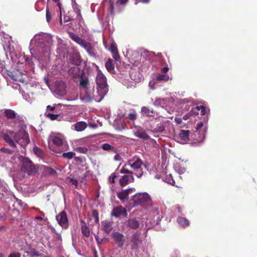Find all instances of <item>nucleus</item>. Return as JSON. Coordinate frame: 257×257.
<instances>
[{
	"instance_id": "f257e3e1",
	"label": "nucleus",
	"mask_w": 257,
	"mask_h": 257,
	"mask_svg": "<svg viewBox=\"0 0 257 257\" xmlns=\"http://www.w3.org/2000/svg\"><path fill=\"white\" fill-rule=\"evenodd\" d=\"M31 44L36 46V50H31V53L34 58L39 61L44 57H49L51 46L52 44L51 35L41 33L36 34L31 41Z\"/></svg>"
},
{
	"instance_id": "f03ea898",
	"label": "nucleus",
	"mask_w": 257,
	"mask_h": 257,
	"mask_svg": "<svg viewBox=\"0 0 257 257\" xmlns=\"http://www.w3.org/2000/svg\"><path fill=\"white\" fill-rule=\"evenodd\" d=\"M4 139L12 147L16 146V143L20 144L22 147H24L27 145L30 140L28 134L22 130L17 134L12 131H7L4 135Z\"/></svg>"
},
{
	"instance_id": "7ed1b4c3",
	"label": "nucleus",
	"mask_w": 257,
	"mask_h": 257,
	"mask_svg": "<svg viewBox=\"0 0 257 257\" xmlns=\"http://www.w3.org/2000/svg\"><path fill=\"white\" fill-rule=\"evenodd\" d=\"M96 83L97 85V92L99 98H95L96 102H100L106 95L108 91V85L105 76L99 70L96 77Z\"/></svg>"
},
{
	"instance_id": "20e7f679",
	"label": "nucleus",
	"mask_w": 257,
	"mask_h": 257,
	"mask_svg": "<svg viewBox=\"0 0 257 257\" xmlns=\"http://www.w3.org/2000/svg\"><path fill=\"white\" fill-rule=\"evenodd\" d=\"M143 165L141 160L137 157H134L130 159L125 164V166L131 167L136 172L135 174L137 177L140 178L143 176L142 166Z\"/></svg>"
},
{
	"instance_id": "39448f33",
	"label": "nucleus",
	"mask_w": 257,
	"mask_h": 257,
	"mask_svg": "<svg viewBox=\"0 0 257 257\" xmlns=\"http://www.w3.org/2000/svg\"><path fill=\"white\" fill-rule=\"evenodd\" d=\"M207 129V122H199L196 127V131L195 133V139L196 142L195 143L199 144L203 142L205 138V136Z\"/></svg>"
},
{
	"instance_id": "423d86ee",
	"label": "nucleus",
	"mask_w": 257,
	"mask_h": 257,
	"mask_svg": "<svg viewBox=\"0 0 257 257\" xmlns=\"http://www.w3.org/2000/svg\"><path fill=\"white\" fill-rule=\"evenodd\" d=\"M49 141H51L56 146L61 147L66 144L64 136L59 133H51L49 138Z\"/></svg>"
},
{
	"instance_id": "0eeeda50",
	"label": "nucleus",
	"mask_w": 257,
	"mask_h": 257,
	"mask_svg": "<svg viewBox=\"0 0 257 257\" xmlns=\"http://www.w3.org/2000/svg\"><path fill=\"white\" fill-rule=\"evenodd\" d=\"M132 200L135 205L149 202L151 198L150 195L147 193H139L133 196Z\"/></svg>"
},
{
	"instance_id": "6e6552de",
	"label": "nucleus",
	"mask_w": 257,
	"mask_h": 257,
	"mask_svg": "<svg viewBox=\"0 0 257 257\" xmlns=\"http://www.w3.org/2000/svg\"><path fill=\"white\" fill-rule=\"evenodd\" d=\"M93 91V88L91 89L88 88L86 91L81 90L80 94L81 99L86 102H89L92 99H94L95 101V98H99V96L98 93H97V95H96V94H94Z\"/></svg>"
},
{
	"instance_id": "1a4fd4ad",
	"label": "nucleus",
	"mask_w": 257,
	"mask_h": 257,
	"mask_svg": "<svg viewBox=\"0 0 257 257\" xmlns=\"http://www.w3.org/2000/svg\"><path fill=\"white\" fill-rule=\"evenodd\" d=\"M22 170L27 172L29 175H33L37 172L38 167L35 166L30 160H27L23 164Z\"/></svg>"
},
{
	"instance_id": "9d476101",
	"label": "nucleus",
	"mask_w": 257,
	"mask_h": 257,
	"mask_svg": "<svg viewBox=\"0 0 257 257\" xmlns=\"http://www.w3.org/2000/svg\"><path fill=\"white\" fill-rule=\"evenodd\" d=\"M56 220L60 225L63 228H67L68 226V219L66 214L64 212H61L56 216Z\"/></svg>"
},
{
	"instance_id": "9b49d317",
	"label": "nucleus",
	"mask_w": 257,
	"mask_h": 257,
	"mask_svg": "<svg viewBox=\"0 0 257 257\" xmlns=\"http://www.w3.org/2000/svg\"><path fill=\"white\" fill-rule=\"evenodd\" d=\"M67 108L68 106L61 104H54L52 106L48 105L46 109L48 111H55L56 112H58L59 111H65Z\"/></svg>"
},
{
	"instance_id": "f8f14e48",
	"label": "nucleus",
	"mask_w": 257,
	"mask_h": 257,
	"mask_svg": "<svg viewBox=\"0 0 257 257\" xmlns=\"http://www.w3.org/2000/svg\"><path fill=\"white\" fill-rule=\"evenodd\" d=\"M189 131L181 130L177 138V141L180 144H187L189 141Z\"/></svg>"
},
{
	"instance_id": "ddd939ff",
	"label": "nucleus",
	"mask_w": 257,
	"mask_h": 257,
	"mask_svg": "<svg viewBox=\"0 0 257 257\" xmlns=\"http://www.w3.org/2000/svg\"><path fill=\"white\" fill-rule=\"evenodd\" d=\"M128 1V0H109V5L111 14H113V11L115 7L116 8L119 5H125Z\"/></svg>"
},
{
	"instance_id": "4468645a",
	"label": "nucleus",
	"mask_w": 257,
	"mask_h": 257,
	"mask_svg": "<svg viewBox=\"0 0 257 257\" xmlns=\"http://www.w3.org/2000/svg\"><path fill=\"white\" fill-rule=\"evenodd\" d=\"M134 188H130L126 190H123L117 193V197L122 201H124L127 198L128 195L135 191Z\"/></svg>"
},
{
	"instance_id": "2eb2a0df",
	"label": "nucleus",
	"mask_w": 257,
	"mask_h": 257,
	"mask_svg": "<svg viewBox=\"0 0 257 257\" xmlns=\"http://www.w3.org/2000/svg\"><path fill=\"white\" fill-rule=\"evenodd\" d=\"M197 111L208 112L210 111V110L208 107L201 104L193 105L190 112H196Z\"/></svg>"
},
{
	"instance_id": "dca6fc26",
	"label": "nucleus",
	"mask_w": 257,
	"mask_h": 257,
	"mask_svg": "<svg viewBox=\"0 0 257 257\" xmlns=\"http://www.w3.org/2000/svg\"><path fill=\"white\" fill-rule=\"evenodd\" d=\"M134 180L133 175H124L120 179L119 183L121 186H125L129 183L133 182Z\"/></svg>"
},
{
	"instance_id": "f3484780",
	"label": "nucleus",
	"mask_w": 257,
	"mask_h": 257,
	"mask_svg": "<svg viewBox=\"0 0 257 257\" xmlns=\"http://www.w3.org/2000/svg\"><path fill=\"white\" fill-rule=\"evenodd\" d=\"M126 214V209L122 206L114 208L112 212V215L117 217L120 215H125Z\"/></svg>"
},
{
	"instance_id": "a211bd4d",
	"label": "nucleus",
	"mask_w": 257,
	"mask_h": 257,
	"mask_svg": "<svg viewBox=\"0 0 257 257\" xmlns=\"http://www.w3.org/2000/svg\"><path fill=\"white\" fill-rule=\"evenodd\" d=\"M190 117V115L189 113L185 114L183 117V118L182 117L179 115H177L175 118V121L177 122V124L180 125V126H183L186 123L183 121L187 120Z\"/></svg>"
},
{
	"instance_id": "6ab92c4d",
	"label": "nucleus",
	"mask_w": 257,
	"mask_h": 257,
	"mask_svg": "<svg viewBox=\"0 0 257 257\" xmlns=\"http://www.w3.org/2000/svg\"><path fill=\"white\" fill-rule=\"evenodd\" d=\"M69 36L74 41L79 44L81 46H82L86 42L84 40L79 37L77 35H75L72 33H70Z\"/></svg>"
},
{
	"instance_id": "aec40b11",
	"label": "nucleus",
	"mask_w": 257,
	"mask_h": 257,
	"mask_svg": "<svg viewBox=\"0 0 257 257\" xmlns=\"http://www.w3.org/2000/svg\"><path fill=\"white\" fill-rule=\"evenodd\" d=\"M112 235L114 239L117 242L118 245L121 246L123 243V235L119 232H115L113 233Z\"/></svg>"
},
{
	"instance_id": "412c9836",
	"label": "nucleus",
	"mask_w": 257,
	"mask_h": 257,
	"mask_svg": "<svg viewBox=\"0 0 257 257\" xmlns=\"http://www.w3.org/2000/svg\"><path fill=\"white\" fill-rule=\"evenodd\" d=\"M102 226L107 233H109L112 229L111 222L106 220L102 222Z\"/></svg>"
},
{
	"instance_id": "4be33fe9",
	"label": "nucleus",
	"mask_w": 257,
	"mask_h": 257,
	"mask_svg": "<svg viewBox=\"0 0 257 257\" xmlns=\"http://www.w3.org/2000/svg\"><path fill=\"white\" fill-rule=\"evenodd\" d=\"M72 8L74 11L77 14V18L80 20L82 18V16L80 14V9L79 6L74 2H72Z\"/></svg>"
},
{
	"instance_id": "5701e85b",
	"label": "nucleus",
	"mask_w": 257,
	"mask_h": 257,
	"mask_svg": "<svg viewBox=\"0 0 257 257\" xmlns=\"http://www.w3.org/2000/svg\"><path fill=\"white\" fill-rule=\"evenodd\" d=\"M132 242L133 243V247L136 248L140 243L139 234H135L132 237Z\"/></svg>"
},
{
	"instance_id": "b1692460",
	"label": "nucleus",
	"mask_w": 257,
	"mask_h": 257,
	"mask_svg": "<svg viewBox=\"0 0 257 257\" xmlns=\"http://www.w3.org/2000/svg\"><path fill=\"white\" fill-rule=\"evenodd\" d=\"M178 223L182 227H185L189 225V221L185 218L179 217L177 218Z\"/></svg>"
},
{
	"instance_id": "393cba45",
	"label": "nucleus",
	"mask_w": 257,
	"mask_h": 257,
	"mask_svg": "<svg viewBox=\"0 0 257 257\" xmlns=\"http://www.w3.org/2000/svg\"><path fill=\"white\" fill-rule=\"evenodd\" d=\"M86 127V123L83 121H80L75 124V130L77 132H81L84 130Z\"/></svg>"
},
{
	"instance_id": "a878e982",
	"label": "nucleus",
	"mask_w": 257,
	"mask_h": 257,
	"mask_svg": "<svg viewBox=\"0 0 257 257\" xmlns=\"http://www.w3.org/2000/svg\"><path fill=\"white\" fill-rule=\"evenodd\" d=\"M88 83V79L86 77H82L80 79V84L81 86L82 87V89L83 91H86L87 90V88L88 87H87Z\"/></svg>"
},
{
	"instance_id": "bb28decb",
	"label": "nucleus",
	"mask_w": 257,
	"mask_h": 257,
	"mask_svg": "<svg viewBox=\"0 0 257 257\" xmlns=\"http://www.w3.org/2000/svg\"><path fill=\"white\" fill-rule=\"evenodd\" d=\"M83 47L90 55H94L93 49L91 47L89 43L85 42V43L82 46Z\"/></svg>"
},
{
	"instance_id": "cd10ccee",
	"label": "nucleus",
	"mask_w": 257,
	"mask_h": 257,
	"mask_svg": "<svg viewBox=\"0 0 257 257\" xmlns=\"http://www.w3.org/2000/svg\"><path fill=\"white\" fill-rule=\"evenodd\" d=\"M135 135L137 137L142 139H148L149 138L148 135L142 130L138 129L135 133Z\"/></svg>"
},
{
	"instance_id": "c85d7f7f",
	"label": "nucleus",
	"mask_w": 257,
	"mask_h": 257,
	"mask_svg": "<svg viewBox=\"0 0 257 257\" xmlns=\"http://www.w3.org/2000/svg\"><path fill=\"white\" fill-rule=\"evenodd\" d=\"M81 222L83 223L81 226V231L83 234L85 236H89L90 234V230L88 227L82 220H81Z\"/></svg>"
},
{
	"instance_id": "c756f323",
	"label": "nucleus",
	"mask_w": 257,
	"mask_h": 257,
	"mask_svg": "<svg viewBox=\"0 0 257 257\" xmlns=\"http://www.w3.org/2000/svg\"><path fill=\"white\" fill-rule=\"evenodd\" d=\"M127 225L132 228H137L139 226V223L136 219H131L128 220Z\"/></svg>"
},
{
	"instance_id": "7c9ffc66",
	"label": "nucleus",
	"mask_w": 257,
	"mask_h": 257,
	"mask_svg": "<svg viewBox=\"0 0 257 257\" xmlns=\"http://www.w3.org/2000/svg\"><path fill=\"white\" fill-rule=\"evenodd\" d=\"M105 67L108 71L112 73L114 71L113 61L111 60H108L105 63Z\"/></svg>"
},
{
	"instance_id": "2f4dec72",
	"label": "nucleus",
	"mask_w": 257,
	"mask_h": 257,
	"mask_svg": "<svg viewBox=\"0 0 257 257\" xmlns=\"http://www.w3.org/2000/svg\"><path fill=\"white\" fill-rule=\"evenodd\" d=\"M78 73V68L77 67H73L71 68L68 70V73L70 75L72 76L73 77H75Z\"/></svg>"
},
{
	"instance_id": "473e14b6",
	"label": "nucleus",
	"mask_w": 257,
	"mask_h": 257,
	"mask_svg": "<svg viewBox=\"0 0 257 257\" xmlns=\"http://www.w3.org/2000/svg\"><path fill=\"white\" fill-rule=\"evenodd\" d=\"M45 115L46 117L52 120H54L55 119H58L59 120H61V118H59V115L57 114L54 113H45Z\"/></svg>"
},
{
	"instance_id": "72a5a7b5",
	"label": "nucleus",
	"mask_w": 257,
	"mask_h": 257,
	"mask_svg": "<svg viewBox=\"0 0 257 257\" xmlns=\"http://www.w3.org/2000/svg\"><path fill=\"white\" fill-rule=\"evenodd\" d=\"M169 79V76L166 74H159L156 77V80L159 81H168Z\"/></svg>"
},
{
	"instance_id": "f704fd0d",
	"label": "nucleus",
	"mask_w": 257,
	"mask_h": 257,
	"mask_svg": "<svg viewBox=\"0 0 257 257\" xmlns=\"http://www.w3.org/2000/svg\"><path fill=\"white\" fill-rule=\"evenodd\" d=\"M175 171L178 172L179 174H182L185 173L186 170L184 167H182L178 165H176L174 166Z\"/></svg>"
},
{
	"instance_id": "c9c22d12",
	"label": "nucleus",
	"mask_w": 257,
	"mask_h": 257,
	"mask_svg": "<svg viewBox=\"0 0 257 257\" xmlns=\"http://www.w3.org/2000/svg\"><path fill=\"white\" fill-rule=\"evenodd\" d=\"M75 153L72 152H69L67 153H64L62 154V156L68 159H71L75 156Z\"/></svg>"
},
{
	"instance_id": "e433bc0d",
	"label": "nucleus",
	"mask_w": 257,
	"mask_h": 257,
	"mask_svg": "<svg viewBox=\"0 0 257 257\" xmlns=\"http://www.w3.org/2000/svg\"><path fill=\"white\" fill-rule=\"evenodd\" d=\"M52 16V12H51L48 8V7H47L46 8V21L49 23L51 21V17Z\"/></svg>"
},
{
	"instance_id": "4c0bfd02",
	"label": "nucleus",
	"mask_w": 257,
	"mask_h": 257,
	"mask_svg": "<svg viewBox=\"0 0 257 257\" xmlns=\"http://www.w3.org/2000/svg\"><path fill=\"white\" fill-rule=\"evenodd\" d=\"M165 181L169 184H170L172 185H174L175 184V181L172 178V176L171 175L167 176L165 179Z\"/></svg>"
},
{
	"instance_id": "58836bf2",
	"label": "nucleus",
	"mask_w": 257,
	"mask_h": 257,
	"mask_svg": "<svg viewBox=\"0 0 257 257\" xmlns=\"http://www.w3.org/2000/svg\"><path fill=\"white\" fill-rule=\"evenodd\" d=\"M102 148L105 151H109L112 150L113 148L109 144H104L102 145Z\"/></svg>"
},
{
	"instance_id": "ea45409f",
	"label": "nucleus",
	"mask_w": 257,
	"mask_h": 257,
	"mask_svg": "<svg viewBox=\"0 0 257 257\" xmlns=\"http://www.w3.org/2000/svg\"><path fill=\"white\" fill-rule=\"evenodd\" d=\"M75 150L77 152H78L81 153H86L88 151L87 149L85 147H78L75 149Z\"/></svg>"
},
{
	"instance_id": "a19ab883",
	"label": "nucleus",
	"mask_w": 257,
	"mask_h": 257,
	"mask_svg": "<svg viewBox=\"0 0 257 257\" xmlns=\"http://www.w3.org/2000/svg\"><path fill=\"white\" fill-rule=\"evenodd\" d=\"M92 215L94 218V221L96 223H98L99 222V218H98V213L96 210H93Z\"/></svg>"
},
{
	"instance_id": "79ce46f5",
	"label": "nucleus",
	"mask_w": 257,
	"mask_h": 257,
	"mask_svg": "<svg viewBox=\"0 0 257 257\" xmlns=\"http://www.w3.org/2000/svg\"><path fill=\"white\" fill-rule=\"evenodd\" d=\"M24 98L27 101L32 102L33 100V98L31 97L29 94H23Z\"/></svg>"
},
{
	"instance_id": "37998d69",
	"label": "nucleus",
	"mask_w": 257,
	"mask_h": 257,
	"mask_svg": "<svg viewBox=\"0 0 257 257\" xmlns=\"http://www.w3.org/2000/svg\"><path fill=\"white\" fill-rule=\"evenodd\" d=\"M120 173L121 174H126V175H130V174L133 175L132 172L130 171V170H128V169H127L125 168H122L120 171Z\"/></svg>"
},
{
	"instance_id": "c03bdc74",
	"label": "nucleus",
	"mask_w": 257,
	"mask_h": 257,
	"mask_svg": "<svg viewBox=\"0 0 257 257\" xmlns=\"http://www.w3.org/2000/svg\"><path fill=\"white\" fill-rule=\"evenodd\" d=\"M110 51L111 53L117 51L116 45L115 43H112L110 47Z\"/></svg>"
},
{
	"instance_id": "a18cd8bd",
	"label": "nucleus",
	"mask_w": 257,
	"mask_h": 257,
	"mask_svg": "<svg viewBox=\"0 0 257 257\" xmlns=\"http://www.w3.org/2000/svg\"><path fill=\"white\" fill-rule=\"evenodd\" d=\"M117 176L116 175V173L115 172L109 177V181L111 183H113L114 182V179Z\"/></svg>"
},
{
	"instance_id": "49530a36",
	"label": "nucleus",
	"mask_w": 257,
	"mask_h": 257,
	"mask_svg": "<svg viewBox=\"0 0 257 257\" xmlns=\"http://www.w3.org/2000/svg\"><path fill=\"white\" fill-rule=\"evenodd\" d=\"M112 53V57L115 59V61H118L119 59V56L118 53V51L113 52Z\"/></svg>"
},
{
	"instance_id": "de8ad7c7",
	"label": "nucleus",
	"mask_w": 257,
	"mask_h": 257,
	"mask_svg": "<svg viewBox=\"0 0 257 257\" xmlns=\"http://www.w3.org/2000/svg\"><path fill=\"white\" fill-rule=\"evenodd\" d=\"M164 101V99H157L154 102V104L156 105H159L161 104H162V102Z\"/></svg>"
},
{
	"instance_id": "09e8293b",
	"label": "nucleus",
	"mask_w": 257,
	"mask_h": 257,
	"mask_svg": "<svg viewBox=\"0 0 257 257\" xmlns=\"http://www.w3.org/2000/svg\"><path fill=\"white\" fill-rule=\"evenodd\" d=\"M49 148L50 150H51L56 153H60L62 152V151L60 150L59 149H58L57 150L54 149V147L50 145H49Z\"/></svg>"
},
{
	"instance_id": "8fccbe9b",
	"label": "nucleus",
	"mask_w": 257,
	"mask_h": 257,
	"mask_svg": "<svg viewBox=\"0 0 257 257\" xmlns=\"http://www.w3.org/2000/svg\"><path fill=\"white\" fill-rule=\"evenodd\" d=\"M9 257H21V254L19 252L13 253L10 254Z\"/></svg>"
},
{
	"instance_id": "3c124183",
	"label": "nucleus",
	"mask_w": 257,
	"mask_h": 257,
	"mask_svg": "<svg viewBox=\"0 0 257 257\" xmlns=\"http://www.w3.org/2000/svg\"><path fill=\"white\" fill-rule=\"evenodd\" d=\"M128 118L130 119L134 120L136 118V113H130L128 115Z\"/></svg>"
},
{
	"instance_id": "603ef678",
	"label": "nucleus",
	"mask_w": 257,
	"mask_h": 257,
	"mask_svg": "<svg viewBox=\"0 0 257 257\" xmlns=\"http://www.w3.org/2000/svg\"><path fill=\"white\" fill-rule=\"evenodd\" d=\"M34 151L35 154H38V155H39L41 152V150L38 147L34 148Z\"/></svg>"
},
{
	"instance_id": "864d4df0",
	"label": "nucleus",
	"mask_w": 257,
	"mask_h": 257,
	"mask_svg": "<svg viewBox=\"0 0 257 257\" xmlns=\"http://www.w3.org/2000/svg\"><path fill=\"white\" fill-rule=\"evenodd\" d=\"M149 109L146 106L143 107L141 109V112H149Z\"/></svg>"
},
{
	"instance_id": "5fc2aeb1",
	"label": "nucleus",
	"mask_w": 257,
	"mask_h": 257,
	"mask_svg": "<svg viewBox=\"0 0 257 257\" xmlns=\"http://www.w3.org/2000/svg\"><path fill=\"white\" fill-rule=\"evenodd\" d=\"M168 70H169L168 67L165 66L161 69V72L165 74V73H167L168 71Z\"/></svg>"
},
{
	"instance_id": "6e6d98bb",
	"label": "nucleus",
	"mask_w": 257,
	"mask_h": 257,
	"mask_svg": "<svg viewBox=\"0 0 257 257\" xmlns=\"http://www.w3.org/2000/svg\"><path fill=\"white\" fill-rule=\"evenodd\" d=\"M70 182L72 183V184L75 185V186L77 185V181L75 179H70Z\"/></svg>"
},
{
	"instance_id": "4d7b16f0",
	"label": "nucleus",
	"mask_w": 257,
	"mask_h": 257,
	"mask_svg": "<svg viewBox=\"0 0 257 257\" xmlns=\"http://www.w3.org/2000/svg\"><path fill=\"white\" fill-rule=\"evenodd\" d=\"M154 85H155V82L154 80L153 81H151L150 82H149V86L153 89H154L155 88V87H154Z\"/></svg>"
},
{
	"instance_id": "13d9d810",
	"label": "nucleus",
	"mask_w": 257,
	"mask_h": 257,
	"mask_svg": "<svg viewBox=\"0 0 257 257\" xmlns=\"http://www.w3.org/2000/svg\"><path fill=\"white\" fill-rule=\"evenodd\" d=\"M7 116L9 118H13L15 116V113H6Z\"/></svg>"
},
{
	"instance_id": "bf43d9fd",
	"label": "nucleus",
	"mask_w": 257,
	"mask_h": 257,
	"mask_svg": "<svg viewBox=\"0 0 257 257\" xmlns=\"http://www.w3.org/2000/svg\"><path fill=\"white\" fill-rule=\"evenodd\" d=\"M4 112H15L14 111L11 110V109H5Z\"/></svg>"
},
{
	"instance_id": "052dcab7",
	"label": "nucleus",
	"mask_w": 257,
	"mask_h": 257,
	"mask_svg": "<svg viewBox=\"0 0 257 257\" xmlns=\"http://www.w3.org/2000/svg\"><path fill=\"white\" fill-rule=\"evenodd\" d=\"M150 0H141V2L144 3H149Z\"/></svg>"
},
{
	"instance_id": "680f3d73",
	"label": "nucleus",
	"mask_w": 257,
	"mask_h": 257,
	"mask_svg": "<svg viewBox=\"0 0 257 257\" xmlns=\"http://www.w3.org/2000/svg\"><path fill=\"white\" fill-rule=\"evenodd\" d=\"M49 1H52L53 2H57L58 1V0H48Z\"/></svg>"
},
{
	"instance_id": "e2e57ef3",
	"label": "nucleus",
	"mask_w": 257,
	"mask_h": 257,
	"mask_svg": "<svg viewBox=\"0 0 257 257\" xmlns=\"http://www.w3.org/2000/svg\"><path fill=\"white\" fill-rule=\"evenodd\" d=\"M60 17H61V18H60V24H62V20H61V13H60Z\"/></svg>"
},
{
	"instance_id": "0e129e2a",
	"label": "nucleus",
	"mask_w": 257,
	"mask_h": 257,
	"mask_svg": "<svg viewBox=\"0 0 257 257\" xmlns=\"http://www.w3.org/2000/svg\"><path fill=\"white\" fill-rule=\"evenodd\" d=\"M130 110L131 111H135V110L134 109H133V108L131 109Z\"/></svg>"
},
{
	"instance_id": "69168bd1",
	"label": "nucleus",
	"mask_w": 257,
	"mask_h": 257,
	"mask_svg": "<svg viewBox=\"0 0 257 257\" xmlns=\"http://www.w3.org/2000/svg\"><path fill=\"white\" fill-rule=\"evenodd\" d=\"M0 257H3V254L2 253H0Z\"/></svg>"
},
{
	"instance_id": "338daca9",
	"label": "nucleus",
	"mask_w": 257,
	"mask_h": 257,
	"mask_svg": "<svg viewBox=\"0 0 257 257\" xmlns=\"http://www.w3.org/2000/svg\"><path fill=\"white\" fill-rule=\"evenodd\" d=\"M79 63V62H77L76 63V65H78Z\"/></svg>"
},
{
	"instance_id": "774afa93",
	"label": "nucleus",
	"mask_w": 257,
	"mask_h": 257,
	"mask_svg": "<svg viewBox=\"0 0 257 257\" xmlns=\"http://www.w3.org/2000/svg\"><path fill=\"white\" fill-rule=\"evenodd\" d=\"M58 5H59V9H61V7H60V4H59Z\"/></svg>"
}]
</instances>
